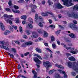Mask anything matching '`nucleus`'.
Listing matches in <instances>:
<instances>
[{
  "instance_id": "obj_1",
  "label": "nucleus",
  "mask_w": 78,
  "mask_h": 78,
  "mask_svg": "<svg viewBox=\"0 0 78 78\" xmlns=\"http://www.w3.org/2000/svg\"><path fill=\"white\" fill-rule=\"evenodd\" d=\"M0 44H1L0 45V48H3L6 50H9V48L6 47V46H8V45H7L6 43H5L4 41H0ZM5 45H6V46Z\"/></svg>"
},
{
  "instance_id": "obj_2",
  "label": "nucleus",
  "mask_w": 78,
  "mask_h": 78,
  "mask_svg": "<svg viewBox=\"0 0 78 78\" xmlns=\"http://www.w3.org/2000/svg\"><path fill=\"white\" fill-rule=\"evenodd\" d=\"M62 2H64V5L68 7L69 6H70L72 5H73V3H72V0H69V2H68V0H62Z\"/></svg>"
},
{
  "instance_id": "obj_3",
  "label": "nucleus",
  "mask_w": 78,
  "mask_h": 78,
  "mask_svg": "<svg viewBox=\"0 0 78 78\" xmlns=\"http://www.w3.org/2000/svg\"><path fill=\"white\" fill-rule=\"evenodd\" d=\"M68 15L69 17H73L75 19H78V15L75 14V12H73L71 13H69L68 14Z\"/></svg>"
},
{
  "instance_id": "obj_4",
  "label": "nucleus",
  "mask_w": 78,
  "mask_h": 78,
  "mask_svg": "<svg viewBox=\"0 0 78 78\" xmlns=\"http://www.w3.org/2000/svg\"><path fill=\"white\" fill-rule=\"evenodd\" d=\"M69 28H71L73 30H75V31L78 30V26L76 25H75V24H69Z\"/></svg>"
},
{
  "instance_id": "obj_5",
  "label": "nucleus",
  "mask_w": 78,
  "mask_h": 78,
  "mask_svg": "<svg viewBox=\"0 0 78 78\" xmlns=\"http://www.w3.org/2000/svg\"><path fill=\"white\" fill-rule=\"evenodd\" d=\"M49 14L52 16V17H53L54 16H55V15L52 12H47L46 13H41V15L43 16H48V14Z\"/></svg>"
},
{
  "instance_id": "obj_6",
  "label": "nucleus",
  "mask_w": 78,
  "mask_h": 78,
  "mask_svg": "<svg viewBox=\"0 0 78 78\" xmlns=\"http://www.w3.org/2000/svg\"><path fill=\"white\" fill-rule=\"evenodd\" d=\"M54 7L56 8H58V9H62V8H64V7L61 5V4H60L59 3L55 4Z\"/></svg>"
},
{
  "instance_id": "obj_7",
  "label": "nucleus",
  "mask_w": 78,
  "mask_h": 78,
  "mask_svg": "<svg viewBox=\"0 0 78 78\" xmlns=\"http://www.w3.org/2000/svg\"><path fill=\"white\" fill-rule=\"evenodd\" d=\"M43 65L46 67H50V63L47 61L44 62H43Z\"/></svg>"
},
{
  "instance_id": "obj_8",
  "label": "nucleus",
  "mask_w": 78,
  "mask_h": 78,
  "mask_svg": "<svg viewBox=\"0 0 78 78\" xmlns=\"http://www.w3.org/2000/svg\"><path fill=\"white\" fill-rule=\"evenodd\" d=\"M68 67L69 68H73V69L74 67H75L76 66H73V62H68Z\"/></svg>"
},
{
  "instance_id": "obj_9",
  "label": "nucleus",
  "mask_w": 78,
  "mask_h": 78,
  "mask_svg": "<svg viewBox=\"0 0 78 78\" xmlns=\"http://www.w3.org/2000/svg\"><path fill=\"white\" fill-rule=\"evenodd\" d=\"M34 61L37 64H41V61L37 57H35V58L34 59Z\"/></svg>"
},
{
  "instance_id": "obj_10",
  "label": "nucleus",
  "mask_w": 78,
  "mask_h": 78,
  "mask_svg": "<svg viewBox=\"0 0 78 78\" xmlns=\"http://www.w3.org/2000/svg\"><path fill=\"white\" fill-rule=\"evenodd\" d=\"M0 27L2 31H4L5 30V26L3 25V24L2 23H0Z\"/></svg>"
},
{
  "instance_id": "obj_11",
  "label": "nucleus",
  "mask_w": 78,
  "mask_h": 78,
  "mask_svg": "<svg viewBox=\"0 0 78 78\" xmlns=\"http://www.w3.org/2000/svg\"><path fill=\"white\" fill-rule=\"evenodd\" d=\"M70 53H72L73 54H76L78 53V50L76 49L75 51L72 50V51H70Z\"/></svg>"
},
{
  "instance_id": "obj_12",
  "label": "nucleus",
  "mask_w": 78,
  "mask_h": 78,
  "mask_svg": "<svg viewBox=\"0 0 78 78\" xmlns=\"http://www.w3.org/2000/svg\"><path fill=\"white\" fill-rule=\"evenodd\" d=\"M69 35L71 37H72V38H75L76 37V36H75V34L73 33L69 34Z\"/></svg>"
},
{
  "instance_id": "obj_13",
  "label": "nucleus",
  "mask_w": 78,
  "mask_h": 78,
  "mask_svg": "<svg viewBox=\"0 0 78 78\" xmlns=\"http://www.w3.org/2000/svg\"><path fill=\"white\" fill-rule=\"evenodd\" d=\"M35 50L37 51V52L39 53H42V50L39 48H36Z\"/></svg>"
},
{
  "instance_id": "obj_14",
  "label": "nucleus",
  "mask_w": 78,
  "mask_h": 78,
  "mask_svg": "<svg viewBox=\"0 0 78 78\" xmlns=\"http://www.w3.org/2000/svg\"><path fill=\"white\" fill-rule=\"evenodd\" d=\"M55 66H56V67H57L58 68H60V69H64V67L61 65H58V64H56Z\"/></svg>"
},
{
  "instance_id": "obj_15",
  "label": "nucleus",
  "mask_w": 78,
  "mask_h": 78,
  "mask_svg": "<svg viewBox=\"0 0 78 78\" xmlns=\"http://www.w3.org/2000/svg\"><path fill=\"white\" fill-rule=\"evenodd\" d=\"M32 73L34 75V78H37V73L35 72V71L34 70H33L32 71Z\"/></svg>"
},
{
  "instance_id": "obj_16",
  "label": "nucleus",
  "mask_w": 78,
  "mask_h": 78,
  "mask_svg": "<svg viewBox=\"0 0 78 78\" xmlns=\"http://www.w3.org/2000/svg\"><path fill=\"white\" fill-rule=\"evenodd\" d=\"M9 16L7 14H5L4 15L3 17L4 18V19L5 21L8 20V17Z\"/></svg>"
},
{
  "instance_id": "obj_17",
  "label": "nucleus",
  "mask_w": 78,
  "mask_h": 78,
  "mask_svg": "<svg viewBox=\"0 0 78 78\" xmlns=\"http://www.w3.org/2000/svg\"><path fill=\"white\" fill-rule=\"evenodd\" d=\"M33 43L31 41L27 42L25 43L26 45H31Z\"/></svg>"
},
{
  "instance_id": "obj_18",
  "label": "nucleus",
  "mask_w": 78,
  "mask_h": 78,
  "mask_svg": "<svg viewBox=\"0 0 78 78\" xmlns=\"http://www.w3.org/2000/svg\"><path fill=\"white\" fill-rule=\"evenodd\" d=\"M68 59H69V61H76L75 58L73 56H71Z\"/></svg>"
},
{
  "instance_id": "obj_19",
  "label": "nucleus",
  "mask_w": 78,
  "mask_h": 78,
  "mask_svg": "<svg viewBox=\"0 0 78 78\" xmlns=\"http://www.w3.org/2000/svg\"><path fill=\"white\" fill-rule=\"evenodd\" d=\"M58 71L60 73H63V74H66V72L64 71H62V70L58 69H57Z\"/></svg>"
},
{
  "instance_id": "obj_20",
  "label": "nucleus",
  "mask_w": 78,
  "mask_h": 78,
  "mask_svg": "<svg viewBox=\"0 0 78 78\" xmlns=\"http://www.w3.org/2000/svg\"><path fill=\"white\" fill-rule=\"evenodd\" d=\"M66 48L67 50H70V51H72V50H75V48H72L69 47H66Z\"/></svg>"
},
{
  "instance_id": "obj_21",
  "label": "nucleus",
  "mask_w": 78,
  "mask_h": 78,
  "mask_svg": "<svg viewBox=\"0 0 78 78\" xmlns=\"http://www.w3.org/2000/svg\"><path fill=\"white\" fill-rule=\"evenodd\" d=\"M12 11H13V12H14V13H17V14H19L20 13V11L19 10H16V11H15L14 10V9H12Z\"/></svg>"
},
{
  "instance_id": "obj_22",
  "label": "nucleus",
  "mask_w": 78,
  "mask_h": 78,
  "mask_svg": "<svg viewBox=\"0 0 78 78\" xmlns=\"http://www.w3.org/2000/svg\"><path fill=\"white\" fill-rule=\"evenodd\" d=\"M55 77L56 78H60V76L58 73H56L55 74Z\"/></svg>"
},
{
  "instance_id": "obj_23",
  "label": "nucleus",
  "mask_w": 78,
  "mask_h": 78,
  "mask_svg": "<svg viewBox=\"0 0 78 78\" xmlns=\"http://www.w3.org/2000/svg\"><path fill=\"white\" fill-rule=\"evenodd\" d=\"M34 56H36L37 57H38L39 58V59H41V60H42V58L41 57V56H40V55H38L37 54H35L34 55Z\"/></svg>"
},
{
  "instance_id": "obj_24",
  "label": "nucleus",
  "mask_w": 78,
  "mask_h": 78,
  "mask_svg": "<svg viewBox=\"0 0 78 78\" xmlns=\"http://www.w3.org/2000/svg\"><path fill=\"white\" fill-rule=\"evenodd\" d=\"M21 19H24V20H26L27 19V16L25 15H23L22 16L20 17Z\"/></svg>"
},
{
  "instance_id": "obj_25",
  "label": "nucleus",
  "mask_w": 78,
  "mask_h": 78,
  "mask_svg": "<svg viewBox=\"0 0 78 78\" xmlns=\"http://www.w3.org/2000/svg\"><path fill=\"white\" fill-rule=\"evenodd\" d=\"M9 33H11V31L9 30H7L4 33V34L5 35V36H6Z\"/></svg>"
},
{
  "instance_id": "obj_26",
  "label": "nucleus",
  "mask_w": 78,
  "mask_h": 78,
  "mask_svg": "<svg viewBox=\"0 0 78 78\" xmlns=\"http://www.w3.org/2000/svg\"><path fill=\"white\" fill-rule=\"evenodd\" d=\"M73 11H77V10L78 9V5H75L73 7Z\"/></svg>"
},
{
  "instance_id": "obj_27",
  "label": "nucleus",
  "mask_w": 78,
  "mask_h": 78,
  "mask_svg": "<svg viewBox=\"0 0 78 78\" xmlns=\"http://www.w3.org/2000/svg\"><path fill=\"white\" fill-rule=\"evenodd\" d=\"M29 21L30 23H33V20L31 18H29Z\"/></svg>"
},
{
  "instance_id": "obj_28",
  "label": "nucleus",
  "mask_w": 78,
  "mask_h": 78,
  "mask_svg": "<svg viewBox=\"0 0 78 78\" xmlns=\"http://www.w3.org/2000/svg\"><path fill=\"white\" fill-rule=\"evenodd\" d=\"M38 36L37 34L33 35L31 36V37L32 39H34V38H36L38 37Z\"/></svg>"
},
{
  "instance_id": "obj_29",
  "label": "nucleus",
  "mask_w": 78,
  "mask_h": 78,
  "mask_svg": "<svg viewBox=\"0 0 78 78\" xmlns=\"http://www.w3.org/2000/svg\"><path fill=\"white\" fill-rule=\"evenodd\" d=\"M44 37H47L48 36V33H47V32H46V31H44Z\"/></svg>"
},
{
  "instance_id": "obj_30",
  "label": "nucleus",
  "mask_w": 78,
  "mask_h": 78,
  "mask_svg": "<svg viewBox=\"0 0 78 78\" xmlns=\"http://www.w3.org/2000/svg\"><path fill=\"white\" fill-rule=\"evenodd\" d=\"M7 23H9V24L10 25H12V21L11 20H7L6 21Z\"/></svg>"
},
{
  "instance_id": "obj_31",
  "label": "nucleus",
  "mask_w": 78,
  "mask_h": 78,
  "mask_svg": "<svg viewBox=\"0 0 78 78\" xmlns=\"http://www.w3.org/2000/svg\"><path fill=\"white\" fill-rule=\"evenodd\" d=\"M37 31L38 33H40V34H41V33H42V30L39 29H37Z\"/></svg>"
},
{
  "instance_id": "obj_32",
  "label": "nucleus",
  "mask_w": 78,
  "mask_h": 78,
  "mask_svg": "<svg viewBox=\"0 0 78 78\" xmlns=\"http://www.w3.org/2000/svg\"><path fill=\"white\" fill-rule=\"evenodd\" d=\"M55 72V69H53L49 71V74H52V73H53Z\"/></svg>"
},
{
  "instance_id": "obj_33",
  "label": "nucleus",
  "mask_w": 78,
  "mask_h": 78,
  "mask_svg": "<svg viewBox=\"0 0 78 78\" xmlns=\"http://www.w3.org/2000/svg\"><path fill=\"white\" fill-rule=\"evenodd\" d=\"M38 25L40 27H41V28H42V27H43L44 26L43 24H42V23L41 22L39 23L38 24Z\"/></svg>"
},
{
  "instance_id": "obj_34",
  "label": "nucleus",
  "mask_w": 78,
  "mask_h": 78,
  "mask_svg": "<svg viewBox=\"0 0 78 78\" xmlns=\"http://www.w3.org/2000/svg\"><path fill=\"white\" fill-rule=\"evenodd\" d=\"M8 27H9V28L10 30H11V31H12V32H13V31H14V30H13V28H12V27H11V26H8Z\"/></svg>"
},
{
  "instance_id": "obj_35",
  "label": "nucleus",
  "mask_w": 78,
  "mask_h": 78,
  "mask_svg": "<svg viewBox=\"0 0 78 78\" xmlns=\"http://www.w3.org/2000/svg\"><path fill=\"white\" fill-rule=\"evenodd\" d=\"M51 41L52 42H53V41H55V37H53V36H51Z\"/></svg>"
},
{
  "instance_id": "obj_36",
  "label": "nucleus",
  "mask_w": 78,
  "mask_h": 78,
  "mask_svg": "<svg viewBox=\"0 0 78 78\" xmlns=\"http://www.w3.org/2000/svg\"><path fill=\"white\" fill-rule=\"evenodd\" d=\"M27 26L29 27V28H33V26L32 24L30 23L28 24L27 25Z\"/></svg>"
},
{
  "instance_id": "obj_37",
  "label": "nucleus",
  "mask_w": 78,
  "mask_h": 78,
  "mask_svg": "<svg viewBox=\"0 0 78 78\" xmlns=\"http://www.w3.org/2000/svg\"><path fill=\"white\" fill-rule=\"evenodd\" d=\"M19 30H20V33H22L23 32V30L22 29V27L20 26L19 28Z\"/></svg>"
},
{
  "instance_id": "obj_38",
  "label": "nucleus",
  "mask_w": 78,
  "mask_h": 78,
  "mask_svg": "<svg viewBox=\"0 0 78 78\" xmlns=\"http://www.w3.org/2000/svg\"><path fill=\"white\" fill-rule=\"evenodd\" d=\"M73 69L74 70H76V72L77 73H78V68L76 67V66L75 67L73 68Z\"/></svg>"
},
{
  "instance_id": "obj_39",
  "label": "nucleus",
  "mask_w": 78,
  "mask_h": 78,
  "mask_svg": "<svg viewBox=\"0 0 78 78\" xmlns=\"http://www.w3.org/2000/svg\"><path fill=\"white\" fill-rule=\"evenodd\" d=\"M48 3H49V5H52V4H53V2H51V1H50V0H48Z\"/></svg>"
},
{
  "instance_id": "obj_40",
  "label": "nucleus",
  "mask_w": 78,
  "mask_h": 78,
  "mask_svg": "<svg viewBox=\"0 0 78 78\" xmlns=\"http://www.w3.org/2000/svg\"><path fill=\"white\" fill-rule=\"evenodd\" d=\"M26 32L27 34H28V35H29L30 34V30H26L25 31Z\"/></svg>"
},
{
  "instance_id": "obj_41",
  "label": "nucleus",
  "mask_w": 78,
  "mask_h": 78,
  "mask_svg": "<svg viewBox=\"0 0 78 78\" xmlns=\"http://www.w3.org/2000/svg\"><path fill=\"white\" fill-rule=\"evenodd\" d=\"M18 76H19L20 77H22V78H27V77H26L25 76L21 74L19 75H18Z\"/></svg>"
},
{
  "instance_id": "obj_42",
  "label": "nucleus",
  "mask_w": 78,
  "mask_h": 78,
  "mask_svg": "<svg viewBox=\"0 0 78 78\" xmlns=\"http://www.w3.org/2000/svg\"><path fill=\"white\" fill-rule=\"evenodd\" d=\"M12 51L14 53H16V49L15 48H12Z\"/></svg>"
},
{
  "instance_id": "obj_43",
  "label": "nucleus",
  "mask_w": 78,
  "mask_h": 78,
  "mask_svg": "<svg viewBox=\"0 0 78 78\" xmlns=\"http://www.w3.org/2000/svg\"><path fill=\"white\" fill-rule=\"evenodd\" d=\"M16 22L17 23H19V18H16Z\"/></svg>"
},
{
  "instance_id": "obj_44",
  "label": "nucleus",
  "mask_w": 78,
  "mask_h": 78,
  "mask_svg": "<svg viewBox=\"0 0 78 78\" xmlns=\"http://www.w3.org/2000/svg\"><path fill=\"white\" fill-rule=\"evenodd\" d=\"M12 27H13V28L15 30H17V27L16 26L12 25Z\"/></svg>"
},
{
  "instance_id": "obj_45",
  "label": "nucleus",
  "mask_w": 78,
  "mask_h": 78,
  "mask_svg": "<svg viewBox=\"0 0 78 78\" xmlns=\"http://www.w3.org/2000/svg\"><path fill=\"white\" fill-rule=\"evenodd\" d=\"M36 8V5H34L32 6V9H35Z\"/></svg>"
},
{
  "instance_id": "obj_46",
  "label": "nucleus",
  "mask_w": 78,
  "mask_h": 78,
  "mask_svg": "<svg viewBox=\"0 0 78 78\" xmlns=\"http://www.w3.org/2000/svg\"><path fill=\"white\" fill-rule=\"evenodd\" d=\"M8 4L9 6H11L12 5V1L11 0L9 1L8 2Z\"/></svg>"
},
{
  "instance_id": "obj_47",
  "label": "nucleus",
  "mask_w": 78,
  "mask_h": 78,
  "mask_svg": "<svg viewBox=\"0 0 78 78\" xmlns=\"http://www.w3.org/2000/svg\"><path fill=\"white\" fill-rule=\"evenodd\" d=\"M49 27L52 28H55V26L52 24L49 26Z\"/></svg>"
},
{
  "instance_id": "obj_48",
  "label": "nucleus",
  "mask_w": 78,
  "mask_h": 78,
  "mask_svg": "<svg viewBox=\"0 0 78 78\" xmlns=\"http://www.w3.org/2000/svg\"><path fill=\"white\" fill-rule=\"evenodd\" d=\"M60 31H61V30H57V32H56V34L57 35H58L59 33H60Z\"/></svg>"
},
{
  "instance_id": "obj_49",
  "label": "nucleus",
  "mask_w": 78,
  "mask_h": 78,
  "mask_svg": "<svg viewBox=\"0 0 78 78\" xmlns=\"http://www.w3.org/2000/svg\"><path fill=\"white\" fill-rule=\"evenodd\" d=\"M52 47L53 48H56V44H52Z\"/></svg>"
},
{
  "instance_id": "obj_50",
  "label": "nucleus",
  "mask_w": 78,
  "mask_h": 78,
  "mask_svg": "<svg viewBox=\"0 0 78 78\" xmlns=\"http://www.w3.org/2000/svg\"><path fill=\"white\" fill-rule=\"evenodd\" d=\"M46 50H48V51H50V53H53L52 51L50 49H49V48H46Z\"/></svg>"
},
{
  "instance_id": "obj_51",
  "label": "nucleus",
  "mask_w": 78,
  "mask_h": 78,
  "mask_svg": "<svg viewBox=\"0 0 78 78\" xmlns=\"http://www.w3.org/2000/svg\"><path fill=\"white\" fill-rule=\"evenodd\" d=\"M38 15L37 14H35V19H36V20H37V19H38Z\"/></svg>"
},
{
  "instance_id": "obj_52",
  "label": "nucleus",
  "mask_w": 78,
  "mask_h": 78,
  "mask_svg": "<svg viewBox=\"0 0 78 78\" xmlns=\"http://www.w3.org/2000/svg\"><path fill=\"white\" fill-rule=\"evenodd\" d=\"M18 2L19 3H23V2H24V0H20L19 1H18Z\"/></svg>"
},
{
  "instance_id": "obj_53",
  "label": "nucleus",
  "mask_w": 78,
  "mask_h": 78,
  "mask_svg": "<svg viewBox=\"0 0 78 78\" xmlns=\"http://www.w3.org/2000/svg\"><path fill=\"white\" fill-rule=\"evenodd\" d=\"M21 47H26V44H25H25H22L21 45Z\"/></svg>"
},
{
  "instance_id": "obj_54",
  "label": "nucleus",
  "mask_w": 78,
  "mask_h": 78,
  "mask_svg": "<svg viewBox=\"0 0 78 78\" xmlns=\"http://www.w3.org/2000/svg\"><path fill=\"white\" fill-rule=\"evenodd\" d=\"M30 54V52H26V53H25L24 54V56H27V55H29Z\"/></svg>"
},
{
  "instance_id": "obj_55",
  "label": "nucleus",
  "mask_w": 78,
  "mask_h": 78,
  "mask_svg": "<svg viewBox=\"0 0 78 78\" xmlns=\"http://www.w3.org/2000/svg\"><path fill=\"white\" fill-rule=\"evenodd\" d=\"M15 42L16 44H20V42H19V41H15Z\"/></svg>"
},
{
  "instance_id": "obj_56",
  "label": "nucleus",
  "mask_w": 78,
  "mask_h": 78,
  "mask_svg": "<svg viewBox=\"0 0 78 78\" xmlns=\"http://www.w3.org/2000/svg\"><path fill=\"white\" fill-rule=\"evenodd\" d=\"M23 38H25V39L28 38V37H27V36L25 35L23 36Z\"/></svg>"
},
{
  "instance_id": "obj_57",
  "label": "nucleus",
  "mask_w": 78,
  "mask_h": 78,
  "mask_svg": "<svg viewBox=\"0 0 78 78\" xmlns=\"http://www.w3.org/2000/svg\"><path fill=\"white\" fill-rule=\"evenodd\" d=\"M14 7L15 9H19V7L17 6L14 5Z\"/></svg>"
},
{
  "instance_id": "obj_58",
  "label": "nucleus",
  "mask_w": 78,
  "mask_h": 78,
  "mask_svg": "<svg viewBox=\"0 0 78 78\" xmlns=\"http://www.w3.org/2000/svg\"><path fill=\"white\" fill-rule=\"evenodd\" d=\"M71 74L73 75V76H75V75H76V74H75V73L74 72H72L71 73Z\"/></svg>"
},
{
  "instance_id": "obj_59",
  "label": "nucleus",
  "mask_w": 78,
  "mask_h": 78,
  "mask_svg": "<svg viewBox=\"0 0 78 78\" xmlns=\"http://www.w3.org/2000/svg\"><path fill=\"white\" fill-rule=\"evenodd\" d=\"M73 22L74 24H77V21H76V20H74Z\"/></svg>"
},
{
  "instance_id": "obj_60",
  "label": "nucleus",
  "mask_w": 78,
  "mask_h": 78,
  "mask_svg": "<svg viewBox=\"0 0 78 78\" xmlns=\"http://www.w3.org/2000/svg\"><path fill=\"white\" fill-rule=\"evenodd\" d=\"M58 26L60 28H61L62 29V28H64V27H62L60 25H58Z\"/></svg>"
},
{
  "instance_id": "obj_61",
  "label": "nucleus",
  "mask_w": 78,
  "mask_h": 78,
  "mask_svg": "<svg viewBox=\"0 0 78 78\" xmlns=\"http://www.w3.org/2000/svg\"><path fill=\"white\" fill-rule=\"evenodd\" d=\"M48 21L50 23H52V20H51V19L49 20Z\"/></svg>"
},
{
  "instance_id": "obj_62",
  "label": "nucleus",
  "mask_w": 78,
  "mask_h": 78,
  "mask_svg": "<svg viewBox=\"0 0 78 78\" xmlns=\"http://www.w3.org/2000/svg\"><path fill=\"white\" fill-rule=\"evenodd\" d=\"M57 43L59 45L61 44V43H60V41H57Z\"/></svg>"
},
{
  "instance_id": "obj_63",
  "label": "nucleus",
  "mask_w": 78,
  "mask_h": 78,
  "mask_svg": "<svg viewBox=\"0 0 78 78\" xmlns=\"http://www.w3.org/2000/svg\"><path fill=\"white\" fill-rule=\"evenodd\" d=\"M10 56H11V58H14V55L11 54L10 55Z\"/></svg>"
},
{
  "instance_id": "obj_64",
  "label": "nucleus",
  "mask_w": 78,
  "mask_h": 78,
  "mask_svg": "<svg viewBox=\"0 0 78 78\" xmlns=\"http://www.w3.org/2000/svg\"><path fill=\"white\" fill-rule=\"evenodd\" d=\"M5 11H10V9L9 8H6L5 9Z\"/></svg>"
}]
</instances>
